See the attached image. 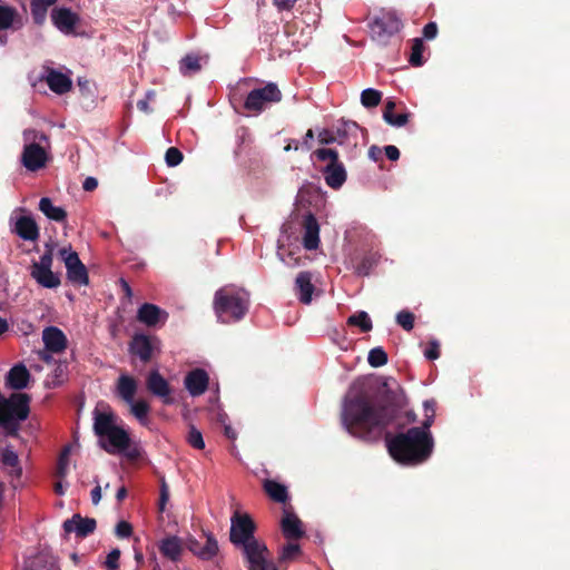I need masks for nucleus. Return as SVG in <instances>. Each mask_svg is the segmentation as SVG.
<instances>
[{
  "mask_svg": "<svg viewBox=\"0 0 570 570\" xmlns=\"http://www.w3.org/2000/svg\"><path fill=\"white\" fill-rule=\"evenodd\" d=\"M397 412L393 404L375 402L367 395L351 392L343 403L342 424L355 438L376 441L392 425Z\"/></svg>",
  "mask_w": 570,
  "mask_h": 570,
  "instance_id": "obj_1",
  "label": "nucleus"
},
{
  "mask_svg": "<svg viewBox=\"0 0 570 570\" xmlns=\"http://www.w3.org/2000/svg\"><path fill=\"white\" fill-rule=\"evenodd\" d=\"M386 445L389 453L396 462L405 465H417L431 456L434 440L430 431L415 426L394 436L387 434Z\"/></svg>",
  "mask_w": 570,
  "mask_h": 570,
  "instance_id": "obj_2",
  "label": "nucleus"
},
{
  "mask_svg": "<svg viewBox=\"0 0 570 570\" xmlns=\"http://www.w3.org/2000/svg\"><path fill=\"white\" fill-rule=\"evenodd\" d=\"M94 432L99 439V445L109 454L126 453L136 458V451L128 452L130 446L129 433L117 424V415L107 407L101 411L96 407L92 412Z\"/></svg>",
  "mask_w": 570,
  "mask_h": 570,
  "instance_id": "obj_3",
  "label": "nucleus"
},
{
  "mask_svg": "<svg viewBox=\"0 0 570 570\" xmlns=\"http://www.w3.org/2000/svg\"><path fill=\"white\" fill-rule=\"evenodd\" d=\"M249 294L242 288L224 287L215 293L214 309L222 323L240 321L248 311Z\"/></svg>",
  "mask_w": 570,
  "mask_h": 570,
  "instance_id": "obj_4",
  "label": "nucleus"
},
{
  "mask_svg": "<svg viewBox=\"0 0 570 570\" xmlns=\"http://www.w3.org/2000/svg\"><path fill=\"white\" fill-rule=\"evenodd\" d=\"M29 397L27 394H12L0 403V426L8 435H16L21 422L29 415Z\"/></svg>",
  "mask_w": 570,
  "mask_h": 570,
  "instance_id": "obj_5",
  "label": "nucleus"
},
{
  "mask_svg": "<svg viewBox=\"0 0 570 570\" xmlns=\"http://www.w3.org/2000/svg\"><path fill=\"white\" fill-rule=\"evenodd\" d=\"M371 37L379 45L386 46L396 36L402 27V20L394 10L382 11L370 22Z\"/></svg>",
  "mask_w": 570,
  "mask_h": 570,
  "instance_id": "obj_6",
  "label": "nucleus"
},
{
  "mask_svg": "<svg viewBox=\"0 0 570 570\" xmlns=\"http://www.w3.org/2000/svg\"><path fill=\"white\" fill-rule=\"evenodd\" d=\"M47 136L35 129H26L23 131L24 148L21 155L22 165L30 171H37L46 166L47 153L37 142L46 140Z\"/></svg>",
  "mask_w": 570,
  "mask_h": 570,
  "instance_id": "obj_7",
  "label": "nucleus"
},
{
  "mask_svg": "<svg viewBox=\"0 0 570 570\" xmlns=\"http://www.w3.org/2000/svg\"><path fill=\"white\" fill-rule=\"evenodd\" d=\"M316 158L321 161H327L324 168V179L327 186L338 189L346 180V170L344 165L338 161V154L331 148H320L314 151Z\"/></svg>",
  "mask_w": 570,
  "mask_h": 570,
  "instance_id": "obj_8",
  "label": "nucleus"
},
{
  "mask_svg": "<svg viewBox=\"0 0 570 570\" xmlns=\"http://www.w3.org/2000/svg\"><path fill=\"white\" fill-rule=\"evenodd\" d=\"M256 525L247 513L235 512L230 518L229 540L236 548H242L252 541L258 540L255 537Z\"/></svg>",
  "mask_w": 570,
  "mask_h": 570,
  "instance_id": "obj_9",
  "label": "nucleus"
},
{
  "mask_svg": "<svg viewBox=\"0 0 570 570\" xmlns=\"http://www.w3.org/2000/svg\"><path fill=\"white\" fill-rule=\"evenodd\" d=\"M239 549L248 570H277L271 560V552L264 541L258 539Z\"/></svg>",
  "mask_w": 570,
  "mask_h": 570,
  "instance_id": "obj_10",
  "label": "nucleus"
},
{
  "mask_svg": "<svg viewBox=\"0 0 570 570\" xmlns=\"http://www.w3.org/2000/svg\"><path fill=\"white\" fill-rule=\"evenodd\" d=\"M53 257L50 250L45 252L39 261L33 262L30 269L31 277L45 288H57L60 277L51 271Z\"/></svg>",
  "mask_w": 570,
  "mask_h": 570,
  "instance_id": "obj_11",
  "label": "nucleus"
},
{
  "mask_svg": "<svg viewBox=\"0 0 570 570\" xmlns=\"http://www.w3.org/2000/svg\"><path fill=\"white\" fill-rule=\"evenodd\" d=\"M282 99V94L278 87L269 82L266 86L253 89L245 100L244 107L248 111L261 112L267 105L278 102Z\"/></svg>",
  "mask_w": 570,
  "mask_h": 570,
  "instance_id": "obj_12",
  "label": "nucleus"
},
{
  "mask_svg": "<svg viewBox=\"0 0 570 570\" xmlns=\"http://www.w3.org/2000/svg\"><path fill=\"white\" fill-rule=\"evenodd\" d=\"M59 256L65 263L68 281L79 286L88 285V272L78 254L69 246L60 248Z\"/></svg>",
  "mask_w": 570,
  "mask_h": 570,
  "instance_id": "obj_13",
  "label": "nucleus"
},
{
  "mask_svg": "<svg viewBox=\"0 0 570 570\" xmlns=\"http://www.w3.org/2000/svg\"><path fill=\"white\" fill-rule=\"evenodd\" d=\"M18 212H23V209H16L12 216L10 217V224L13 223L11 230L23 240H37L39 237V227L36 220L28 215L16 217L14 215Z\"/></svg>",
  "mask_w": 570,
  "mask_h": 570,
  "instance_id": "obj_14",
  "label": "nucleus"
},
{
  "mask_svg": "<svg viewBox=\"0 0 570 570\" xmlns=\"http://www.w3.org/2000/svg\"><path fill=\"white\" fill-rule=\"evenodd\" d=\"M40 79L45 80L50 90L57 95H63L72 87V80L68 75L52 68H45Z\"/></svg>",
  "mask_w": 570,
  "mask_h": 570,
  "instance_id": "obj_15",
  "label": "nucleus"
},
{
  "mask_svg": "<svg viewBox=\"0 0 570 570\" xmlns=\"http://www.w3.org/2000/svg\"><path fill=\"white\" fill-rule=\"evenodd\" d=\"M146 385L148 391L153 395L160 397L164 404H171L174 402L170 396L169 383L157 370L149 372Z\"/></svg>",
  "mask_w": 570,
  "mask_h": 570,
  "instance_id": "obj_16",
  "label": "nucleus"
},
{
  "mask_svg": "<svg viewBox=\"0 0 570 570\" xmlns=\"http://www.w3.org/2000/svg\"><path fill=\"white\" fill-rule=\"evenodd\" d=\"M168 313L159 306L151 303H144L137 311V320L148 327H155L165 324Z\"/></svg>",
  "mask_w": 570,
  "mask_h": 570,
  "instance_id": "obj_17",
  "label": "nucleus"
},
{
  "mask_svg": "<svg viewBox=\"0 0 570 570\" xmlns=\"http://www.w3.org/2000/svg\"><path fill=\"white\" fill-rule=\"evenodd\" d=\"M158 340L145 334H137L134 336L130 344V352L138 356L142 362H148L158 346Z\"/></svg>",
  "mask_w": 570,
  "mask_h": 570,
  "instance_id": "obj_18",
  "label": "nucleus"
},
{
  "mask_svg": "<svg viewBox=\"0 0 570 570\" xmlns=\"http://www.w3.org/2000/svg\"><path fill=\"white\" fill-rule=\"evenodd\" d=\"M62 527L66 533H76L77 537L85 538L95 531L96 520L73 514L71 519L63 522Z\"/></svg>",
  "mask_w": 570,
  "mask_h": 570,
  "instance_id": "obj_19",
  "label": "nucleus"
},
{
  "mask_svg": "<svg viewBox=\"0 0 570 570\" xmlns=\"http://www.w3.org/2000/svg\"><path fill=\"white\" fill-rule=\"evenodd\" d=\"M51 19L56 28L65 35L75 31L78 16L68 8H56L51 12Z\"/></svg>",
  "mask_w": 570,
  "mask_h": 570,
  "instance_id": "obj_20",
  "label": "nucleus"
},
{
  "mask_svg": "<svg viewBox=\"0 0 570 570\" xmlns=\"http://www.w3.org/2000/svg\"><path fill=\"white\" fill-rule=\"evenodd\" d=\"M42 341L45 347L51 353L63 352L68 342L65 333L56 326H48L42 331Z\"/></svg>",
  "mask_w": 570,
  "mask_h": 570,
  "instance_id": "obj_21",
  "label": "nucleus"
},
{
  "mask_svg": "<svg viewBox=\"0 0 570 570\" xmlns=\"http://www.w3.org/2000/svg\"><path fill=\"white\" fill-rule=\"evenodd\" d=\"M208 380L206 371L196 368L186 375L184 384L191 396H198L207 390Z\"/></svg>",
  "mask_w": 570,
  "mask_h": 570,
  "instance_id": "obj_22",
  "label": "nucleus"
},
{
  "mask_svg": "<svg viewBox=\"0 0 570 570\" xmlns=\"http://www.w3.org/2000/svg\"><path fill=\"white\" fill-rule=\"evenodd\" d=\"M303 228V246L307 250L316 249L320 245V225L313 214H308L304 217Z\"/></svg>",
  "mask_w": 570,
  "mask_h": 570,
  "instance_id": "obj_23",
  "label": "nucleus"
},
{
  "mask_svg": "<svg viewBox=\"0 0 570 570\" xmlns=\"http://www.w3.org/2000/svg\"><path fill=\"white\" fill-rule=\"evenodd\" d=\"M23 19L14 7L0 1V30L17 31L23 27Z\"/></svg>",
  "mask_w": 570,
  "mask_h": 570,
  "instance_id": "obj_24",
  "label": "nucleus"
},
{
  "mask_svg": "<svg viewBox=\"0 0 570 570\" xmlns=\"http://www.w3.org/2000/svg\"><path fill=\"white\" fill-rule=\"evenodd\" d=\"M138 390V382L128 374H120L116 382V395L126 404L135 400Z\"/></svg>",
  "mask_w": 570,
  "mask_h": 570,
  "instance_id": "obj_25",
  "label": "nucleus"
},
{
  "mask_svg": "<svg viewBox=\"0 0 570 570\" xmlns=\"http://www.w3.org/2000/svg\"><path fill=\"white\" fill-rule=\"evenodd\" d=\"M0 460L2 463L3 470L11 476V478H20L22 470L19 465V458L18 453L13 450L11 445H6L0 451Z\"/></svg>",
  "mask_w": 570,
  "mask_h": 570,
  "instance_id": "obj_26",
  "label": "nucleus"
},
{
  "mask_svg": "<svg viewBox=\"0 0 570 570\" xmlns=\"http://www.w3.org/2000/svg\"><path fill=\"white\" fill-rule=\"evenodd\" d=\"M281 527L283 534L285 538L299 539L304 535V530L302 528V521L294 513L289 512L287 509L284 510V515L281 521Z\"/></svg>",
  "mask_w": 570,
  "mask_h": 570,
  "instance_id": "obj_27",
  "label": "nucleus"
},
{
  "mask_svg": "<svg viewBox=\"0 0 570 570\" xmlns=\"http://www.w3.org/2000/svg\"><path fill=\"white\" fill-rule=\"evenodd\" d=\"M295 293L303 304L312 302L314 285L312 283V274L309 272H301L295 279Z\"/></svg>",
  "mask_w": 570,
  "mask_h": 570,
  "instance_id": "obj_28",
  "label": "nucleus"
},
{
  "mask_svg": "<svg viewBox=\"0 0 570 570\" xmlns=\"http://www.w3.org/2000/svg\"><path fill=\"white\" fill-rule=\"evenodd\" d=\"M160 553L173 562L180 559L183 553L181 539L176 535H169L161 539L158 543Z\"/></svg>",
  "mask_w": 570,
  "mask_h": 570,
  "instance_id": "obj_29",
  "label": "nucleus"
},
{
  "mask_svg": "<svg viewBox=\"0 0 570 570\" xmlns=\"http://www.w3.org/2000/svg\"><path fill=\"white\" fill-rule=\"evenodd\" d=\"M30 373L23 364H16L6 376V384L13 390H22L28 385Z\"/></svg>",
  "mask_w": 570,
  "mask_h": 570,
  "instance_id": "obj_30",
  "label": "nucleus"
},
{
  "mask_svg": "<svg viewBox=\"0 0 570 570\" xmlns=\"http://www.w3.org/2000/svg\"><path fill=\"white\" fill-rule=\"evenodd\" d=\"M127 405L129 406L130 414L139 422L140 425L146 428L150 426V406L147 401L142 399L134 400L131 403H127Z\"/></svg>",
  "mask_w": 570,
  "mask_h": 570,
  "instance_id": "obj_31",
  "label": "nucleus"
},
{
  "mask_svg": "<svg viewBox=\"0 0 570 570\" xmlns=\"http://www.w3.org/2000/svg\"><path fill=\"white\" fill-rule=\"evenodd\" d=\"M39 210L50 220L63 222L67 213L62 207L55 206L49 197H42L39 202Z\"/></svg>",
  "mask_w": 570,
  "mask_h": 570,
  "instance_id": "obj_32",
  "label": "nucleus"
},
{
  "mask_svg": "<svg viewBox=\"0 0 570 570\" xmlns=\"http://www.w3.org/2000/svg\"><path fill=\"white\" fill-rule=\"evenodd\" d=\"M190 550L203 560H210L218 553L217 540L212 535H206V541L203 546L198 543L190 547Z\"/></svg>",
  "mask_w": 570,
  "mask_h": 570,
  "instance_id": "obj_33",
  "label": "nucleus"
},
{
  "mask_svg": "<svg viewBox=\"0 0 570 570\" xmlns=\"http://www.w3.org/2000/svg\"><path fill=\"white\" fill-rule=\"evenodd\" d=\"M206 62L205 58L195 53H188L179 61V71L183 76H191L200 71L202 61Z\"/></svg>",
  "mask_w": 570,
  "mask_h": 570,
  "instance_id": "obj_34",
  "label": "nucleus"
},
{
  "mask_svg": "<svg viewBox=\"0 0 570 570\" xmlns=\"http://www.w3.org/2000/svg\"><path fill=\"white\" fill-rule=\"evenodd\" d=\"M395 109V102L392 100H389L385 104L384 110H383V119L393 127H403L406 125L409 120V115L405 112L402 114H394Z\"/></svg>",
  "mask_w": 570,
  "mask_h": 570,
  "instance_id": "obj_35",
  "label": "nucleus"
},
{
  "mask_svg": "<svg viewBox=\"0 0 570 570\" xmlns=\"http://www.w3.org/2000/svg\"><path fill=\"white\" fill-rule=\"evenodd\" d=\"M56 2L57 0H32L30 3V8L33 21L37 24H41L46 20L49 7H51Z\"/></svg>",
  "mask_w": 570,
  "mask_h": 570,
  "instance_id": "obj_36",
  "label": "nucleus"
},
{
  "mask_svg": "<svg viewBox=\"0 0 570 570\" xmlns=\"http://www.w3.org/2000/svg\"><path fill=\"white\" fill-rule=\"evenodd\" d=\"M264 489L267 492V494L276 502H285L287 499L286 487L278 482L267 480L264 483Z\"/></svg>",
  "mask_w": 570,
  "mask_h": 570,
  "instance_id": "obj_37",
  "label": "nucleus"
},
{
  "mask_svg": "<svg viewBox=\"0 0 570 570\" xmlns=\"http://www.w3.org/2000/svg\"><path fill=\"white\" fill-rule=\"evenodd\" d=\"M347 324L352 326H357L361 328L362 332L366 333L372 330V321L368 316V314L364 311L357 312L353 315H351L347 318Z\"/></svg>",
  "mask_w": 570,
  "mask_h": 570,
  "instance_id": "obj_38",
  "label": "nucleus"
},
{
  "mask_svg": "<svg viewBox=\"0 0 570 570\" xmlns=\"http://www.w3.org/2000/svg\"><path fill=\"white\" fill-rule=\"evenodd\" d=\"M424 43L421 38H415L411 47V55L409 62L414 67H420L424 63L423 59Z\"/></svg>",
  "mask_w": 570,
  "mask_h": 570,
  "instance_id": "obj_39",
  "label": "nucleus"
},
{
  "mask_svg": "<svg viewBox=\"0 0 570 570\" xmlns=\"http://www.w3.org/2000/svg\"><path fill=\"white\" fill-rule=\"evenodd\" d=\"M381 91L373 88L364 89L361 94V102L365 108L376 107L381 102Z\"/></svg>",
  "mask_w": 570,
  "mask_h": 570,
  "instance_id": "obj_40",
  "label": "nucleus"
},
{
  "mask_svg": "<svg viewBox=\"0 0 570 570\" xmlns=\"http://www.w3.org/2000/svg\"><path fill=\"white\" fill-rule=\"evenodd\" d=\"M387 354L382 347H374L368 352L367 362L373 367H380L387 363Z\"/></svg>",
  "mask_w": 570,
  "mask_h": 570,
  "instance_id": "obj_41",
  "label": "nucleus"
},
{
  "mask_svg": "<svg viewBox=\"0 0 570 570\" xmlns=\"http://www.w3.org/2000/svg\"><path fill=\"white\" fill-rule=\"evenodd\" d=\"M301 553V547L297 543L285 544L279 552V562H289L295 560Z\"/></svg>",
  "mask_w": 570,
  "mask_h": 570,
  "instance_id": "obj_42",
  "label": "nucleus"
},
{
  "mask_svg": "<svg viewBox=\"0 0 570 570\" xmlns=\"http://www.w3.org/2000/svg\"><path fill=\"white\" fill-rule=\"evenodd\" d=\"M424 407V421L422 423V429L430 431L431 425L434 422L435 416V402L433 400H426L423 403Z\"/></svg>",
  "mask_w": 570,
  "mask_h": 570,
  "instance_id": "obj_43",
  "label": "nucleus"
},
{
  "mask_svg": "<svg viewBox=\"0 0 570 570\" xmlns=\"http://www.w3.org/2000/svg\"><path fill=\"white\" fill-rule=\"evenodd\" d=\"M69 472V448H66L58 460L56 475L63 480L68 475Z\"/></svg>",
  "mask_w": 570,
  "mask_h": 570,
  "instance_id": "obj_44",
  "label": "nucleus"
},
{
  "mask_svg": "<svg viewBox=\"0 0 570 570\" xmlns=\"http://www.w3.org/2000/svg\"><path fill=\"white\" fill-rule=\"evenodd\" d=\"M187 441L193 448L197 450H203L205 448L203 434L195 426H190Z\"/></svg>",
  "mask_w": 570,
  "mask_h": 570,
  "instance_id": "obj_45",
  "label": "nucleus"
},
{
  "mask_svg": "<svg viewBox=\"0 0 570 570\" xmlns=\"http://www.w3.org/2000/svg\"><path fill=\"white\" fill-rule=\"evenodd\" d=\"M396 323L405 331H411L414 326V315L409 311H401L396 314Z\"/></svg>",
  "mask_w": 570,
  "mask_h": 570,
  "instance_id": "obj_46",
  "label": "nucleus"
},
{
  "mask_svg": "<svg viewBox=\"0 0 570 570\" xmlns=\"http://www.w3.org/2000/svg\"><path fill=\"white\" fill-rule=\"evenodd\" d=\"M165 160L169 167H175L181 163L183 154L176 147H170L166 151Z\"/></svg>",
  "mask_w": 570,
  "mask_h": 570,
  "instance_id": "obj_47",
  "label": "nucleus"
},
{
  "mask_svg": "<svg viewBox=\"0 0 570 570\" xmlns=\"http://www.w3.org/2000/svg\"><path fill=\"white\" fill-rule=\"evenodd\" d=\"M358 130H360V127L355 121H344L342 124V127L337 128L338 134L353 136L355 139L354 144H356Z\"/></svg>",
  "mask_w": 570,
  "mask_h": 570,
  "instance_id": "obj_48",
  "label": "nucleus"
},
{
  "mask_svg": "<svg viewBox=\"0 0 570 570\" xmlns=\"http://www.w3.org/2000/svg\"><path fill=\"white\" fill-rule=\"evenodd\" d=\"M120 550L112 549L106 558L105 566L108 570H115L119 567Z\"/></svg>",
  "mask_w": 570,
  "mask_h": 570,
  "instance_id": "obj_49",
  "label": "nucleus"
},
{
  "mask_svg": "<svg viewBox=\"0 0 570 570\" xmlns=\"http://www.w3.org/2000/svg\"><path fill=\"white\" fill-rule=\"evenodd\" d=\"M115 533L118 538L127 539L132 533V527L127 521H119L116 525Z\"/></svg>",
  "mask_w": 570,
  "mask_h": 570,
  "instance_id": "obj_50",
  "label": "nucleus"
},
{
  "mask_svg": "<svg viewBox=\"0 0 570 570\" xmlns=\"http://www.w3.org/2000/svg\"><path fill=\"white\" fill-rule=\"evenodd\" d=\"M424 356L430 361H434V360L439 358L440 344L438 341L433 340L429 343V345L424 350Z\"/></svg>",
  "mask_w": 570,
  "mask_h": 570,
  "instance_id": "obj_51",
  "label": "nucleus"
},
{
  "mask_svg": "<svg viewBox=\"0 0 570 570\" xmlns=\"http://www.w3.org/2000/svg\"><path fill=\"white\" fill-rule=\"evenodd\" d=\"M66 371H67V364L66 363H59L57 365V367L55 368L53 371V380H52V383L56 385V384H60L65 376H66Z\"/></svg>",
  "mask_w": 570,
  "mask_h": 570,
  "instance_id": "obj_52",
  "label": "nucleus"
},
{
  "mask_svg": "<svg viewBox=\"0 0 570 570\" xmlns=\"http://www.w3.org/2000/svg\"><path fill=\"white\" fill-rule=\"evenodd\" d=\"M438 35V26L435 22H429L423 28V37L428 40H432Z\"/></svg>",
  "mask_w": 570,
  "mask_h": 570,
  "instance_id": "obj_53",
  "label": "nucleus"
},
{
  "mask_svg": "<svg viewBox=\"0 0 570 570\" xmlns=\"http://www.w3.org/2000/svg\"><path fill=\"white\" fill-rule=\"evenodd\" d=\"M384 154L392 161H395L400 158V150L393 145L385 146Z\"/></svg>",
  "mask_w": 570,
  "mask_h": 570,
  "instance_id": "obj_54",
  "label": "nucleus"
},
{
  "mask_svg": "<svg viewBox=\"0 0 570 570\" xmlns=\"http://www.w3.org/2000/svg\"><path fill=\"white\" fill-rule=\"evenodd\" d=\"M168 498H169L168 487H167L166 482L163 481L161 488H160V498H159V505H160L161 511L165 509V504L167 503Z\"/></svg>",
  "mask_w": 570,
  "mask_h": 570,
  "instance_id": "obj_55",
  "label": "nucleus"
},
{
  "mask_svg": "<svg viewBox=\"0 0 570 570\" xmlns=\"http://www.w3.org/2000/svg\"><path fill=\"white\" fill-rule=\"evenodd\" d=\"M278 10H289L297 0H273Z\"/></svg>",
  "mask_w": 570,
  "mask_h": 570,
  "instance_id": "obj_56",
  "label": "nucleus"
},
{
  "mask_svg": "<svg viewBox=\"0 0 570 570\" xmlns=\"http://www.w3.org/2000/svg\"><path fill=\"white\" fill-rule=\"evenodd\" d=\"M97 186H98V181L95 177H87L82 184V188L86 191H91V190L96 189Z\"/></svg>",
  "mask_w": 570,
  "mask_h": 570,
  "instance_id": "obj_57",
  "label": "nucleus"
},
{
  "mask_svg": "<svg viewBox=\"0 0 570 570\" xmlns=\"http://www.w3.org/2000/svg\"><path fill=\"white\" fill-rule=\"evenodd\" d=\"M382 149L377 146H372L370 149H368V157L370 159H372L373 161H377L381 159L382 157Z\"/></svg>",
  "mask_w": 570,
  "mask_h": 570,
  "instance_id": "obj_58",
  "label": "nucleus"
},
{
  "mask_svg": "<svg viewBox=\"0 0 570 570\" xmlns=\"http://www.w3.org/2000/svg\"><path fill=\"white\" fill-rule=\"evenodd\" d=\"M91 501L95 505H97L101 500V487L97 483V485L91 490Z\"/></svg>",
  "mask_w": 570,
  "mask_h": 570,
  "instance_id": "obj_59",
  "label": "nucleus"
},
{
  "mask_svg": "<svg viewBox=\"0 0 570 570\" xmlns=\"http://www.w3.org/2000/svg\"><path fill=\"white\" fill-rule=\"evenodd\" d=\"M137 107L140 111L145 112V114H149L151 112V108L149 106V101L147 99H140L138 102H137Z\"/></svg>",
  "mask_w": 570,
  "mask_h": 570,
  "instance_id": "obj_60",
  "label": "nucleus"
},
{
  "mask_svg": "<svg viewBox=\"0 0 570 570\" xmlns=\"http://www.w3.org/2000/svg\"><path fill=\"white\" fill-rule=\"evenodd\" d=\"M68 485V483L63 484L62 480L60 479L56 484H55V492L58 494V495H63L66 493V487Z\"/></svg>",
  "mask_w": 570,
  "mask_h": 570,
  "instance_id": "obj_61",
  "label": "nucleus"
},
{
  "mask_svg": "<svg viewBox=\"0 0 570 570\" xmlns=\"http://www.w3.org/2000/svg\"><path fill=\"white\" fill-rule=\"evenodd\" d=\"M51 354L52 353L45 347L43 351L39 352V357H40V360H42L46 363H51L52 362Z\"/></svg>",
  "mask_w": 570,
  "mask_h": 570,
  "instance_id": "obj_62",
  "label": "nucleus"
},
{
  "mask_svg": "<svg viewBox=\"0 0 570 570\" xmlns=\"http://www.w3.org/2000/svg\"><path fill=\"white\" fill-rule=\"evenodd\" d=\"M318 138H320V141L323 142V144H330L332 141L335 140L334 137H330V132L328 131H323L318 135Z\"/></svg>",
  "mask_w": 570,
  "mask_h": 570,
  "instance_id": "obj_63",
  "label": "nucleus"
},
{
  "mask_svg": "<svg viewBox=\"0 0 570 570\" xmlns=\"http://www.w3.org/2000/svg\"><path fill=\"white\" fill-rule=\"evenodd\" d=\"M224 433L230 440L236 439V432L232 429V426L228 423L224 425Z\"/></svg>",
  "mask_w": 570,
  "mask_h": 570,
  "instance_id": "obj_64",
  "label": "nucleus"
}]
</instances>
